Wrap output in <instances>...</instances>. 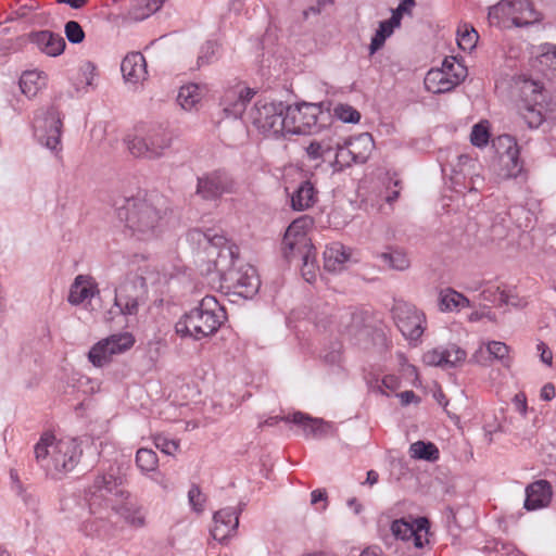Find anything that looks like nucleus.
<instances>
[{"label": "nucleus", "instance_id": "60", "mask_svg": "<svg viewBox=\"0 0 556 556\" xmlns=\"http://www.w3.org/2000/svg\"><path fill=\"white\" fill-rule=\"evenodd\" d=\"M536 350L540 353L541 362L543 364L547 365V366H552V364H553V353L549 350V348L543 341H540L536 344Z\"/></svg>", "mask_w": 556, "mask_h": 556}, {"label": "nucleus", "instance_id": "6", "mask_svg": "<svg viewBox=\"0 0 556 556\" xmlns=\"http://www.w3.org/2000/svg\"><path fill=\"white\" fill-rule=\"evenodd\" d=\"M287 104L282 101L258 99L249 111L248 117L251 124L264 136L280 138L286 137Z\"/></svg>", "mask_w": 556, "mask_h": 556}, {"label": "nucleus", "instance_id": "55", "mask_svg": "<svg viewBox=\"0 0 556 556\" xmlns=\"http://www.w3.org/2000/svg\"><path fill=\"white\" fill-rule=\"evenodd\" d=\"M330 151V147L324 142L313 141L306 148V153L311 160H319Z\"/></svg>", "mask_w": 556, "mask_h": 556}, {"label": "nucleus", "instance_id": "18", "mask_svg": "<svg viewBox=\"0 0 556 556\" xmlns=\"http://www.w3.org/2000/svg\"><path fill=\"white\" fill-rule=\"evenodd\" d=\"M456 70H458L460 74H453L452 76L455 77L453 80L444 71L431 68L425 77V88L432 93H444L453 90L467 76V68L465 66H457Z\"/></svg>", "mask_w": 556, "mask_h": 556}, {"label": "nucleus", "instance_id": "59", "mask_svg": "<svg viewBox=\"0 0 556 556\" xmlns=\"http://www.w3.org/2000/svg\"><path fill=\"white\" fill-rule=\"evenodd\" d=\"M457 66H464L463 64L458 63L454 56L444 59L442 66L438 68L439 71H444L446 74H448V77L454 80L453 74H460L458 70H456Z\"/></svg>", "mask_w": 556, "mask_h": 556}, {"label": "nucleus", "instance_id": "42", "mask_svg": "<svg viewBox=\"0 0 556 556\" xmlns=\"http://www.w3.org/2000/svg\"><path fill=\"white\" fill-rule=\"evenodd\" d=\"M106 346V341H99L88 353V359L96 367H103L111 362L112 353Z\"/></svg>", "mask_w": 556, "mask_h": 556}, {"label": "nucleus", "instance_id": "25", "mask_svg": "<svg viewBox=\"0 0 556 556\" xmlns=\"http://www.w3.org/2000/svg\"><path fill=\"white\" fill-rule=\"evenodd\" d=\"M121 71L126 81L138 84L148 75L146 59L140 52H130L122 61Z\"/></svg>", "mask_w": 556, "mask_h": 556}, {"label": "nucleus", "instance_id": "37", "mask_svg": "<svg viewBox=\"0 0 556 556\" xmlns=\"http://www.w3.org/2000/svg\"><path fill=\"white\" fill-rule=\"evenodd\" d=\"M165 0H135L129 9L128 16L140 22L161 9Z\"/></svg>", "mask_w": 556, "mask_h": 556}, {"label": "nucleus", "instance_id": "62", "mask_svg": "<svg viewBox=\"0 0 556 556\" xmlns=\"http://www.w3.org/2000/svg\"><path fill=\"white\" fill-rule=\"evenodd\" d=\"M401 387V380L395 375H386L381 380V388L395 391Z\"/></svg>", "mask_w": 556, "mask_h": 556}, {"label": "nucleus", "instance_id": "14", "mask_svg": "<svg viewBox=\"0 0 556 556\" xmlns=\"http://www.w3.org/2000/svg\"><path fill=\"white\" fill-rule=\"evenodd\" d=\"M236 190V182L225 170L217 169L198 178L197 194L203 200H217Z\"/></svg>", "mask_w": 556, "mask_h": 556}, {"label": "nucleus", "instance_id": "17", "mask_svg": "<svg viewBox=\"0 0 556 556\" xmlns=\"http://www.w3.org/2000/svg\"><path fill=\"white\" fill-rule=\"evenodd\" d=\"M283 421L299 426L305 438L321 439L332 433V426L319 418H313L302 412L285 416Z\"/></svg>", "mask_w": 556, "mask_h": 556}, {"label": "nucleus", "instance_id": "36", "mask_svg": "<svg viewBox=\"0 0 556 556\" xmlns=\"http://www.w3.org/2000/svg\"><path fill=\"white\" fill-rule=\"evenodd\" d=\"M220 56V45L216 40H206L198 51L195 66L191 70H200L215 63Z\"/></svg>", "mask_w": 556, "mask_h": 556}, {"label": "nucleus", "instance_id": "46", "mask_svg": "<svg viewBox=\"0 0 556 556\" xmlns=\"http://www.w3.org/2000/svg\"><path fill=\"white\" fill-rule=\"evenodd\" d=\"M381 258L387 265L396 270H405L410 264L406 253L400 250H392L388 253H382Z\"/></svg>", "mask_w": 556, "mask_h": 556}, {"label": "nucleus", "instance_id": "33", "mask_svg": "<svg viewBox=\"0 0 556 556\" xmlns=\"http://www.w3.org/2000/svg\"><path fill=\"white\" fill-rule=\"evenodd\" d=\"M119 483V479L113 473H103L96 477L88 492L90 494V505L96 503L97 497H103L108 493H112Z\"/></svg>", "mask_w": 556, "mask_h": 556}, {"label": "nucleus", "instance_id": "1", "mask_svg": "<svg viewBox=\"0 0 556 556\" xmlns=\"http://www.w3.org/2000/svg\"><path fill=\"white\" fill-rule=\"evenodd\" d=\"M167 205L160 194H146L125 200L117 208V216L138 240L150 241L157 238L166 224Z\"/></svg>", "mask_w": 556, "mask_h": 556}, {"label": "nucleus", "instance_id": "10", "mask_svg": "<svg viewBox=\"0 0 556 556\" xmlns=\"http://www.w3.org/2000/svg\"><path fill=\"white\" fill-rule=\"evenodd\" d=\"M62 116L55 106L47 109L42 115L35 118V132L39 142L56 153L61 150Z\"/></svg>", "mask_w": 556, "mask_h": 556}, {"label": "nucleus", "instance_id": "29", "mask_svg": "<svg viewBox=\"0 0 556 556\" xmlns=\"http://www.w3.org/2000/svg\"><path fill=\"white\" fill-rule=\"evenodd\" d=\"M317 201V191L308 180L302 181L291 197V207L294 211H305Z\"/></svg>", "mask_w": 556, "mask_h": 556}, {"label": "nucleus", "instance_id": "54", "mask_svg": "<svg viewBox=\"0 0 556 556\" xmlns=\"http://www.w3.org/2000/svg\"><path fill=\"white\" fill-rule=\"evenodd\" d=\"M121 514L128 525L135 528H140L144 526V517L140 514L138 509L125 507L122 509Z\"/></svg>", "mask_w": 556, "mask_h": 556}, {"label": "nucleus", "instance_id": "56", "mask_svg": "<svg viewBox=\"0 0 556 556\" xmlns=\"http://www.w3.org/2000/svg\"><path fill=\"white\" fill-rule=\"evenodd\" d=\"M155 446L167 455H174L177 452L179 444L176 441L169 440L165 437H156Z\"/></svg>", "mask_w": 556, "mask_h": 556}, {"label": "nucleus", "instance_id": "15", "mask_svg": "<svg viewBox=\"0 0 556 556\" xmlns=\"http://www.w3.org/2000/svg\"><path fill=\"white\" fill-rule=\"evenodd\" d=\"M428 525L425 517L414 519L412 522L405 519L394 520L391 525L392 534L402 541H413L414 546L421 548L428 543Z\"/></svg>", "mask_w": 556, "mask_h": 556}, {"label": "nucleus", "instance_id": "22", "mask_svg": "<svg viewBox=\"0 0 556 556\" xmlns=\"http://www.w3.org/2000/svg\"><path fill=\"white\" fill-rule=\"evenodd\" d=\"M28 40L49 56L60 55L66 47L64 38L50 30L31 31L28 34Z\"/></svg>", "mask_w": 556, "mask_h": 556}, {"label": "nucleus", "instance_id": "52", "mask_svg": "<svg viewBox=\"0 0 556 556\" xmlns=\"http://www.w3.org/2000/svg\"><path fill=\"white\" fill-rule=\"evenodd\" d=\"M188 501L194 511L202 513L206 497L199 485L192 484L188 491Z\"/></svg>", "mask_w": 556, "mask_h": 556}, {"label": "nucleus", "instance_id": "11", "mask_svg": "<svg viewBox=\"0 0 556 556\" xmlns=\"http://www.w3.org/2000/svg\"><path fill=\"white\" fill-rule=\"evenodd\" d=\"M222 283L229 292L244 299L255 295L261 286L256 269L250 264H241L231 269L226 274Z\"/></svg>", "mask_w": 556, "mask_h": 556}, {"label": "nucleus", "instance_id": "64", "mask_svg": "<svg viewBox=\"0 0 556 556\" xmlns=\"http://www.w3.org/2000/svg\"><path fill=\"white\" fill-rule=\"evenodd\" d=\"M555 387L553 383H546L542 387L540 397L543 401H552L555 397Z\"/></svg>", "mask_w": 556, "mask_h": 556}, {"label": "nucleus", "instance_id": "27", "mask_svg": "<svg viewBox=\"0 0 556 556\" xmlns=\"http://www.w3.org/2000/svg\"><path fill=\"white\" fill-rule=\"evenodd\" d=\"M349 258L350 253L342 243L333 242L324 251V267L331 273L340 271Z\"/></svg>", "mask_w": 556, "mask_h": 556}, {"label": "nucleus", "instance_id": "45", "mask_svg": "<svg viewBox=\"0 0 556 556\" xmlns=\"http://www.w3.org/2000/svg\"><path fill=\"white\" fill-rule=\"evenodd\" d=\"M394 29L395 28L391 27L386 21H381L379 23V27L372 36L369 45V55H374L384 46L386 40L393 34Z\"/></svg>", "mask_w": 556, "mask_h": 556}, {"label": "nucleus", "instance_id": "20", "mask_svg": "<svg viewBox=\"0 0 556 556\" xmlns=\"http://www.w3.org/2000/svg\"><path fill=\"white\" fill-rule=\"evenodd\" d=\"M240 510L237 511L233 507L222 508L213 516L214 527L211 534L214 540L223 542L232 536L239 526Z\"/></svg>", "mask_w": 556, "mask_h": 556}, {"label": "nucleus", "instance_id": "8", "mask_svg": "<svg viewBox=\"0 0 556 556\" xmlns=\"http://www.w3.org/2000/svg\"><path fill=\"white\" fill-rule=\"evenodd\" d=\"M147 294L146 279L141 276L127 278L115 290L114 305L123 315H136Z\"/></svg>", "mask_w": 556, "mask_h": 556}, {"label": "nucleus", "instance_id": "39", "mask_svg": "<svg viewBox=\"0 0 556 556\" xmlns=\"http://www.w3.org/2000/svg\"><path fill=\"white\" fill-rule=\"evenodd\" d=\"M201 100L200 87L197 84H188L179 89L178 104L187 111L192 110Z\"/></svg>", "mask_w": 556, "mask_h": 556}, {"label": "nucleus", "instance_id": "32", "mask_svg": "<svg viewBox=\"0 0 556 556\" xmlns=\"http://www.w3.org/2000/svg\"><path fill=\"white\" fill-rule=\"evenodd\" d=\"M188 239L197 242L201 247H219L226 243V237L222 233L219 229L216 228H207L205 230L200 228H194L188 231Z\"/></svg>", "mask_w": 556, "mask_h": 556}, {"label": "nucleus", "instance_id": "4", "mask_svg": "<svg viewBox=\"0 0 556 556\" xmlns=\"http://www.w3.org/2000/svg\"><path fill=\"white\" fill-rule=\"evenodd\" d=\"M311 220L299 218L292 222L286 230L282 240V253L288 261L300 258L303 263L302 275L307 282L315 278V251L306 228Z\"/></svg>", "mask_w": 556, "mask_h": 556}, {"label": "nucleus", "instance_id": "49", "mask_svg": "<svg viewBox=\"0 0 556 556\" xmlns=\"http://www.w3.org/2000/svg\"><path fill=\"white\" fill-rule=\"evenodd\" d=\"M490 139L489 123L486 121L473 125L470 141L475 147H485Z\"/></svg>", "mask_w": 556, "mask_h": 556}, {"label": "nucleus", "instance_id": "41", "mask_svg": "<svg viewBox=\"0 0 556 556\" xmlns=\"http://www.w3.org/2000/svg\"><path fill=\"white\" fill-rule=\"evenodd\" d=\"M518 110L519 114L530 128H538L544 121L542 106L539 105L538 103L529 104L527 102H522L518 106Z\"/></svg>", "mask_w": 556, "mask_h": 556}, {"label": "nucleus", "instance_id": "58", "mask_svg": "<svg viewBox=\"0 0 556 556\" xmlns=\"http://www.w3.org/2000/svg\"><path fill=\"white\" fill-rule=\"evenodd\" d=\"M341 350H342L341 344L336 342L332 344L331 350L329 352L324 353L321 357L324 358L325 363H327V364H330V365L338 364L341 361Z\"/></svg>", "mask_w": 556, "mask_h": 556}, {"label": "nucleus", "instance_id": "63", "mask_svg": "<svg viewBox=\"0 0 556 556\" xmlns=\"http://www.w3.org/2000/svg\"><path fill=\"white\" fill-rule=\"evenodd\" d=\"M11 479L13 481V490L18 494L23 496V500L26 504H28L30 496L24 494V489L22 485V482L20 481L17 473L13 470H11Z\"/></svg>", "mask_w": 556, "mask_h": 556}, {"label": "nucleus", "instance_id": "7", "mask_svg": "<svg viewBox=\"0 0 556 556\" xmlns=\"http://www.w3.org/2000/svg\"><path fill=\"white\" fill-rule=\"evenodd\" d=\"M488 20L491 25L511 21L516 27H525L540 22L542 15L529 0H501L489 8Z\"/></svg>", "mask_w": 556, "mask_h": 556}, {"label": "nucleus", "instance_id": "35", "mask_svg": "<svg viewBox=\"0 0 556 556\" xmlns=\"http://www.w3.org/2000/svg\"><path fill=\"white\" fill-rule=\"evenodd\" d=\"M540 71L547 77H556V45L544 43L540 46L536 56Z\"/></svg>", "mask_w": 556, "mask_h": 556}, {"label": "nucleus", "instance_id": "30", "mask_svg": "<svg viewBox=\"0 0 556 556\" xmlns=\"http://www.w3.org/2000/svg\"><path fill=\"white\" fill-rule=\"evenodd\" d=\"M346 144L352 151L355 164H364L375 148L372 136L368 132H363L350 139Z\"/></svg>", "mask_w": 556, "mask_h": 556}, {"label": "nucleus", "instance_id": "40", "mask_svg": "<svg viewBox=\"0 0 556 556\" xmlns=\"http://www.w3.org/2000/svg\"><path fill=\"white\" fill-rule=\"evenodd\" d=\"M102 341H106L112 355L124 353L135 344V338L129 332L112 334Z\"/></svg>", "mask_w": 556, "mask_h": 556}, {"label": "nucleus", "instance_id": "50", "mask_svg": "<svg viewBox=\"0 0 556 556\" xmlns=\"http://www.w3.org/2000/svg\"><path fill=\"white\" fill-rule=\"evenodd\" d=\"M352 164H355L354 156L352 155V151L349 146L346 143L344 146H339L332 164L334 169L340 170L344 167L351 166Z\"/></svg>", "mask_w": 556, "mask_h": 556}, {"label": "nucleus", "instance_id": "38", "mask_svg": "<svg viewBox=\"0 0 556 556\" xmlns=\"http://www.w3.org/2000/svg\"><path fill=\"white\" fill-rule=\"evenodd\" d=\"M410 457L427 462H435L440 457L437 445L432 442L417 441L409 446Z\"/></svg>", "mask_w": 556, "mask_h": 556}, {"label": "nucleus", "instance_id": "24", "mask_svg": "<svg viewBox=\"0 0 556 556\" xmlns=\"http://www.w3.org/2000/svg\"><path fill=\"white\" fill-rule=\"evenodd\" d=\"M552 485L546 480H538L526 488L525 508L536 510L546 507L552 500Z\"/></svg>", "mask_w": 556, "mask_h": 556}, {"label": "nucleus", "instance_id": "31", "mask_svg": "<svg viewBox=\"0 0 556 556\" xmlns=\"http://www.w3.org/2000/svg\"><path fill=\"white\" fill-rule=\"evenodd\" d=\"M509 353V348L504 342L500 341H490L486 344L485 350L483 348H480L476 351V353L472 355L470 362L488 366V359L494 358L498 361H504Z\"/></svg>", "mask_w": 556, "mask_h": 556}, {"label": "nucleus", "instance_id": "47", "mask_svg": "<svg viewBox=\"0 0 556 556\" xmlns=\"http://www.w3.org/2000/svg\"><path fill=\"white\" fill-rule=\"evenodd\" d=\"M457 35L458 47L464 51H471L476 47L479 39L477 30L472 27L468 28L467 25L458 28Z\"/></svg>", "mask_w": 556, "mask_h": 556}, {"label": "nucleus", "instance_id": "21", "mask_svg": "<svg viewBox=\"0 0 556 556\" xmlns=\"http://www.w3.org/2000/svg\"><path fill=\"white\" fill-rule=\"evenodd\" d=\"M59 441L53 433L45 432L34 445V459L41 470L55 469L56 465L52 462L55 453L52 451L59 448Z\"/></svg>", "mask_w": 556, "mask_h": 556}, {"label": "nucleus", "instance_id": "5", "mask_svg": "<svg viewBox=\"0 0 556 556\" xmlns=\"http://www.w3.org/2000/svg\"><path fill=\"white\" fill-rule=\"evenodd\" d=\"M173 137L162 125H153L136 129L134 136L126 138L130 153L136 157L156 160L165 154L172 146Z\"/></svg>", "mask_w": 556, "mask_h": 556}, {"label": "nucleus", "instance_id": "51", "mask_svg": "<svg viewBox=\"0 0 556 556\" xmlns=\"http://www.w3.org/2000/svg\"><path fill=\"white\" fill-rule=\"evenodd\" d=\"M64 31L67 40L71 43H80L85 39V31L80 24L76 21H68L64 26Z\"/></svg>", "mask_w": 556, "mask_h": 556}, {"label": "nucleus", "instance_id": "34", "mask_svg": "<svg viewBox=\"0 0 556 556\" xmlns=\"http://www.w3.org/2000/svg\"><path fill=\"white\" fill-rule=\"evenodd\" d=\"M439 306L442 312L460 311L469 307L470 301L456 290L446 288L439 294Z\"/></svg>", "mask_w": 556, "mask_h": 556}, {"label": "nucleus", "instance_id": "16", "mask_svg": "<svg viewBox=\"0 0 556 556\" xmlns=\"http://www.w3.org/2000/svg\"><path fill=\"white\" fill-rule=\"evenodd\" d=\"M467 353L456 344H450L446 348H437L427 351L422 355V361L428 366H438L442 368H452L465 362Z\"/></svg>", "mask_w": 556, "mask_h": 556}, {"label": "nucleus", "instance_id": "19", "mask_svg": "<svg viewBox=\"0 0 556 556\" xmlns=\"http://www.w3.org/2000/svg\"><path fill=\"white\" fill-rule=\"evenodd\" d=\"M255 91L248 87H231L225 90L220 105L228 116L238 117L245 110L247 103L254 97Z\"/></svg>", "mask_w": 556, "mask_h": 556}, {"label": "nucleus", "instance_id": "26", "mask_svg": "<svg viewBox=\"0 0 556 556\" xmlns=\"http://www.w3.org/2000/svg\"><path fill=\"white\" fill-rule=\"evenodd\" d=\"M213 248L217 250L216 257L213 261L214 270L223 282L226 274L237 267L239 249L235 244H229L227 239L225 244Z\"/></svg>", "mask_w": 556, "mask_h": 556}, {"label": "nucleus", "instance_id": "48", "mask_svg": "<svg viewBox=\"0 0 556 556\" xmlns=\"http://www.w3.org/2000/svg\"><path fill=\"white\" fill-rule=\"evenodd\" d=\"M333 116L343 123L356 124L361 119V113L350 104L339 103L333 109Z\"/></svg>", "mask_w": 556, "mask_h": 556}, {"label": "nucleus", "instance_id": "23", "mask_svg": "<svg viewBox=\"0 0 556 556\" xmlns=\"http://www.w3.org/2000/svg\"><path fill=\"white\" fill-rule=\"evenodd\" d=\"M98 294L99 288L96 280L89 275H78L71 285L67 301L70 304L77 306Z\"/></svg>", "mask_w": 556, "mask_h": 556}, {"label": "nucleus", "instance_id": "28", "mask_svg": "<svg viewBox=\"0 0 556 556\" xmlns=\"http://www.w3.org/2000/svg\"><path fill=\"white\" fill-rule=\"evenodd\" d=\"M48 76L37 70L25 71L20 78V88L27 98H34L47 86Z\"/></svg>", "mask_w": 556, "mask_h": 556}, {"label": "nucleus", "instance_id": "12", "mask_svg": "<svg viewBox=\"0 0 556 556\" xmlns=\"http://www.w3.org/2000/svg\"><path fill=\"white\" fill-rule=\"evenodd\" d=\"M55 457L52 462L56 465L55 469H46V476L52 479H61L67 472L72 471L80 460L83 450L78 441L74 438H63L59 441V448L53 450Z\"/></svg>", "mask_w": 556, "mask_h": 556}, {"label": "nucleus", "instance_id": "44", "mask_svg": "<svg viewBox=\"0 0 556 556\" xmlns=\"http://www.w3.org/2000/svg\"><path fill=\"white\" fill-rule=\"evenodd\" d=\"M157 455L149 448H139L136 454V465L142 472L154 471L157 468Z\"/></svg>", "mask_w": 556, "mask_h": 556}, {"label": "nucleus", "instance_id": "43", "mask_svg": "<svg viewBox=\"0 0 556 556\" xmlns=\"http://www.w3.org/2000/svg\"><path fill=\"white\" fill-rule=\"evenodd\" d=\"M96 65L89 61L80 65L76 81L73 83L75 90L78 92L92 85L96 77Z\"/></svg>", "mask_w": 556, "mask_h": 556}, {"label": "nucleus", "instance_id": "53", "mask_svg": "<svg viewBox=\"0 0 556 556\" xmlns=\"http://www.w3.org/2000/svg\"><path fill=\"white\" fill-rule=\"evenodd\" d=\"M40 8V4L34 0H25L24 3H21L20 7L10 15L5 21L12 22L20 18H25L33 11H36Z\"/></svg>", "mask_w": 556, "mask_h": 556}, {"label": "nucleus", "instance_id": "9", "mask_svg": "<svg viewBox=\"0 0 556 556\" xmlns=\"http://www.w3.org/2000/svg\"><path fill=\"white\" fill-rule=\"evenodd\" d=\"M494 146L500 153L503 179H516L525 174L523 162L520 160V149L514 137L502 135L496 138Z\"/></svg>", "mask_w": 556, "mask_h": 556}, {"label": "nucleus", "instance_id": "13", "mask_svg": "<svg viewBox=\"0 0 556 556\" xmlns=\"http://www.w3.org/2000/svg\"><path fill=\"white\" fill-rule=\"evenodd\" d=\"M395 324L401 333L409 341H418L425 331L426 316L415 306L399 303L393 308Z\"/></svg>", "mask_w": 556, "mask_h": 556}, {"label": "nucleus", "instance_id": "2", "mask_svg": "<svg viewBox=\"0 0 556 556\" xmlns=\"http://www.w3.org/2000/svg\"><path fill=\"white\" fill-rule=\"evenodd\" d=\"M226 319V311L216 298L206 295L198 306L184 314L175 329L182 338L202 340L216 333Z\"/></svg>", "mask_w": 556, "mask_h": 556}, {"label": "nucleus", "instance_id": "57", "mask_svg": "<svg viewBox=\"0 0 556 556\" xmlns=\"http://www.w3.org/2000/svg\"><path fill=\"white\" fill-rule=\"evenodd\" d=\"M333 0H316V3L309 5L307 9L303 11L304 20H307L309 15H318L320 14L327 7L332 5Z\"/></svg>", "mask_w": 556, "mask_h": 556}, {"label": "nucleus", "instance_id": "61", "mask_svg": "<svg viewBox=\"0 0 556 556\" xmlns=\"http://www.w3.org/2000/svg\"><path fill=\"white\" fill-rule=\"evenodd\" d=\"M408 9L404 7L397 5L395 10L392 11V16L389 20H384L391 27H400L401 20L404 13H407Z\"/></svg>", "mask_w": 556, "mask_h": 556}, {"label": "nucleus", "instance_id": "3", "mask_svg": "<svg viewBox=\"0 0 556 556\" xmlns=\"http://www.w3.org/2000/svg\"><path fill=\"white\" fill-rule=\"evenodd\" d=\"M286 136L317 134L331 124L330 105L325 102L287 104Z\"/></svg>", "mask_w": 556, "mask_h": 556}]
</instances>
